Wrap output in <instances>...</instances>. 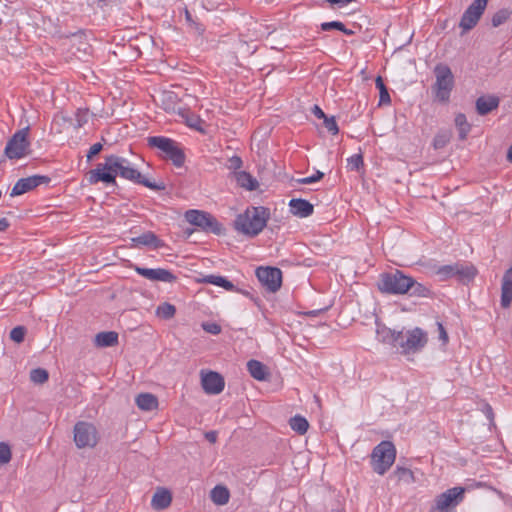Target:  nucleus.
Wrapping results in <instances>:
<instances>
[{"label": "nucleus", "instance_id": "1", "mask_svg": "<svg viewBox=\"0 0 512 512\" xmlns=\"http://www.w3.org/2000/svg\"><path fill=\"white\" fill-rule=\"evenodd\" d=\"M120 176L136 184H141L151 190L162 191L166 189L164 182H152L145 178L141 172L130 166V162L118 155L105 156L104 163H98L96 168L90 170L87 175V181L90 185L102 182L106 185H116V177Z\"/></svg>", "mask_w": 512, "mask_h": 512}, {"label": "nucleus", "instance_id": "2", "mask_svg": "<svg viewBox=\"0 0 512 512\" xmlns=\"http://www.w3.org/2000/svg\"><path fill=\"white\" fill-rule=\"evenodd\" d=\"M270 218V210L264 206L251 207L234 220V228L238 232L255 237L262 232Z\"/></svg>", "mask_w": 512, "mask_h": 512}, {"label": "nucleus", "instance_id": "3", "mask_svg": "<svg viewBox=\"0 0 512 512\" xmlns=\"http://www.w3.org/2000/svg\"><path fill=\"white\" fill-rule=\"evenodd\" d=\"M428 343V334L419 327L409 330H401L396 346V351L403 356L420 353Z\"/></svg>", "mask_w": 512, "mask_h": 512}, {"label": "nucleus", "instance_id": "4", "mask_svg": "<svg viewBox=\"0 0 512 512\" xmlns=\"http://www.w3.org/2000/svg\"><path fill=\"white\" fill-rule=\"evenodd\" d=\"M147 145L162 152V157L170 160L176 167H182L186 160L184 150L180 143L165 136H150L147 138Z\"/></svg>", "mask_w": 512, "mask_h": 512}, {"label": "nucleus", "instance_id": "5", "mask_svg": "<svg viewBox=\"0 0 512 512\" xmlns=\"http://www.w3.org/2000/svg\"><path fill=\"white\" fill-rule=\"evenodd\" d=\"M411 284L412 277L407 276L401 270L395 269L380 274L377 287L386 294H406Z\"/></svg>", "mask_w": 512, "mask_h": 512}, {"label": "nucleus", "instance_id": "6", "mask_svg": "<svg viewBox=\"0 0 512 512\" xmlns=\"http://www.w3.org/2000/svg\"><path fill=\"white\" fill-rule=\"evenodd\" d=\"M396 448L391 441H381L371 453V466L375 473L384 475L394 464Z\"/></svg>", "mask_w": 512, "mask_h": 512}, {"label": "nucleus", "instance_id": "7", "mask_svg": "<svg viewBox=\"0 0 512 512\" xmlns=\"http://www.w3.org/2000/svg\"><path fill=\"white\" fill-rule=\"evenodd\" d=\"M434 74L436 82L432 89L435 99L441 103H447L454 88L453 73L448 65L439 63L434 68Z\"/></svg>", "mask_w": 512, "mask_h": 512}, {"label": "nucleus", "instance_id": "8", "mask_svg": "<svg viewBox=\"0 0 512 512\" xmlns=\"http://www.w3.org/2000/svg\"><path fill=\"white\" fill-rule=\"evenodd\" d=\"M185 219L206 233L222 235L225 232L223 225L212 214L205 211L190 209L185 212Z\"/></svg>", "mask_w": 512, "mask_h": 512}, {"label": "nucleus", "instance_id": "9", "mask_svg": "<svg viewBox=\"0 0 512 512\" xmlns=\"http://www.w3.org/2000/svg\"><path fill=\"white\" fill-rule=\"evenodd\" d=\"M29 127L16 131L8 140L4 154L8 159H20L30 153Z\"/></svg>", "mask_w": 512, "mask_h": 512}, {"label": "nucleus", "instance_id": "10", "mask_svg": "<svg viewBox=\"0 0 512 512\" xmlns=\"http://www.w3.org/2000/svg\"><path fill=\"white\" fill-rule=\"evenodd\" d=\"M74 442L77 448H94L99 442V433L94 424L78 421L74 425Z\"/></svg>", "mask_w": 512, "mask_h": 512}, {"label": "nucleus", "instance_id": "11", "mask_svg": "<svg viewBox=\"0 0 512 512\" xmlns=\"http://www.w3.org/2000/svg\"><path fill=\"white\" fill-rule=\"evenodd\" d=\"M465 489L453 487L441 493L435 498L430 512H455V507L464 499Z\"/></svg>", "mask_w": 512, "mask_h": 512}, {"label": "nucleus", "instance_id": "12", "mask_svg": "<svg viewBox=\"0 0 512 512\" xmlns=\"http://www.w3.org/2000/svg\"><path fill=\"white\" fill-rule=\"evenodd\" d=\"M259 282L272 293L277 292L282 285V271L277 267L260 266L256 269Z\"/></svg>", "mask_w": 512, "mask_h": 512}, {"label": "nucleus", "instance_id": "13", "mask_svg": "<svg viewBox=\"0 0 512 512\" xmlns=\"http://www.w3.org/2000/svg\"><path fill=\"white\" fill-rule=\"evenodd\" d=\"M51 178L46 175H33L19 179L13 186L10 196L15 197L27 193L42 184H49Z\"/></svg>", "mask_w": 512, "mask_h": 512}, {"label": "nucleus", "instance_id": "14", "mask_svg": "<svg viewBox=\"0 0 512 512\" xmlns=\"http://www.w3.org/2000/svg\"><path fill=\"white\" fill-rule=\"evenodd\" d=\"M133 269L138 275L151 281L173 283L177 280V276L175 274L164 268L151 269L134 265Z\"/></svg>", "mask_w": 512, "mask_h": 512}, {"label": "nucleus", "instance_id": "15", "mask_svg": "<svg viewBox=\"0 0 512 512\" xmlns=\"http://www.w3.org/2000/svg\"><path fill=\"white\" fill-rule=\"evenodd\" d=\"M484 11V8L472 2L462 14L459 27H461L464 32L473 29L479 22Z\"/></svg>", "mask_w": 512, "mask_h": 512}, {"label": "nucleus", "instance_id": "16", "mask_svg": "<svg viewBox=\"0 0 512 512\" xmlns=\"http://www.w3.org/2000/svg\"><path fill=\"white\" fill-rule=\"evenodd\" d=\"M201 383L204 391L212 395L221 393L225 386L224 378L214 371L202 373Z\"/></svg>", "mask_w": 512, "mask_h": 512}, {"label": "nucleus", "instance_id": "17", "mask_svg": "<svg viewBox=\"0 0 512 512\" xmlns=\"http://www.w3.org/2000/svg\"><path fill=\"white\" fill-rule=\"evenodd\" d=\"M132 247H149L152 249H160L165 246L163 240H161L154 232L146 231L137 237L131 239Z\"/></svg>", "mask_w": 512, "mask_h": 512}, {"label": "nucleus", "instance_id": "18", "mask_svg": "<svg viewBox=\"0 0 512 512\" xmlns=\"http://www.w3.org/2000/svg\"><path fill=\"white\" fill-rule=\"evenodd\" d=\"M400 331L387 327L383 322H376V338L379 342L396 349Z\"/></svg>", "mask_w": 512, "mask_h": 512}, {"label": "nucleus", "instance_id": "19", "mask_svg": "<svg viewBox=\"0 0 512 512\" xmlns=\"http://www.w3.org/2000/svg\"><path fill=\"white\" fill-rule=\"evenodd\" d=\"M290 212L299 218H306L313 214L314 206L305 199L293 198L289 202Z\"/></svg>", "mask_w": 512, "mask_h": 512}, {"label": "nucleus", "instance_id": "20", "mask_svg": "<svg viewBox=\"0 0 512 512\" xmlns=\"http://www.w3.org/2000/svg\"><path fill=\"white\" fill-rule=\"evenodd\" d=\"M500 103V99L494 95L480 96L476 100V111L479 115L485 116L497 109Z\"/></svg>", "mask_w": 512, "mask_h": 512}, {"label": "nucleus", "instance_id": "21", "mask_svg": "<svg viewBox=\"0 0 512 512\" xmlns=\"http://www.w3.org/2000/svg\"><path fill=\"white\" fill-rule=\"evenodd\" d=\"M512 302V267L507 269L501 283V306L507 308Z\"/></svg>", "mask_w": 512, "mask_h": 512}, {"label": "nucleus", "instance_id": "22", "mask_svg": "<svg viewBox=\"0 0 512 512\" xmlns=\"http://www.w3.org/2000/svg\"><path fill=\"white\" fill-rule=\"evenodd\" d=\"M119 335L115 331H103L95 335L93 344L97 348H107L117 346Z\"/></svg>", "mask_w": 512, "mask_h": 512}, {"label": "nucleus", "instance_id": "23", "mask_svg": "<svg viewBox=\"0 0 512 512\" xmlns=\"http://www.w3.org/2000/svg\"><path fill=\"white\" fill-rule=\"evenodd\" d=\"M171 501L172 495L170 491L165 488H159L152 497L151 506L155 510H164L170 506Z\"/></svg>", "mask_w": 512, "mask_h": 512}, {"label": "nucleus", "instance_id": "24", "mask_svg": "<svg viewBox=\"0 0 512 512\" xmlns=\"http://www.w3.org/2000/svg\"><path fill=\"white\" fill-rule=\"evenodd\" d=\"M238 186L244 188L248 191H254L259 187V183L255 177H253L249 172L239 171L233 173L232 177Z\"/></svg>", "mask_w": 512, "mask_h": 512}, {"label": "nucleus", "instance_id": "25", "mask_svg": "<svg viewBox=\"0 0 512 512\" xmlns=\"http://www.w3.org/2000/svg\"><path fill=\"white\" fill-rule=\"evenodd\" d=\"M455 127L458 131V138L461 141L467 139L468 134L472 129V125L467 121V117L464 113H457L454 119Z\"/></svg>", "mask_w": 512, "mask_h": 512}, {"label": "nucleus", "instance_id": "26", "mask_svg": "<svg viewBox=\"0 0 512 512\" xmlns=\"http://www.w3.org/2000/svg\"><path fill=\"white\" fill-rule=\"evenodd\" d=\"M136 405L143 411H152L158 406V399L151 393H141L135 399Z\"/></svg>", "mask_w": 512, "mask_h": 512}, {"label": "nucleus", "instance_id": "27", "mask_svg": "<svg viewBox=\"0 0 512 512\" xmlns=\"http://www.w3.org/2000/svg\"><path fill=\"white\" fill-rule=\"evenodd\" d=\"M247 370L250 375L259 381L267 378L268 372L267 367L260 361L251 359L247 362Z\"/></svg>", "mask_w": 512, "mask_h": 512}, {"label": "nucleus", "instance_id": "28", "mask_svg": "<svg viewBox=\"0 0 512 512\" xmlns=\"http://www.w3.org/2000/svg\"><path fill=\"white\" fill-rule=\"evenodd\" d=\"M203 282L222 287L227 291H237V292L240 291L238 288L235 287V285L231 281H229L224 276L212 275V274L207 275L203 278Z\"/></svg>", "mask_w": 512, "mask_h": 512}, {"label": "nucleus", "instance_id": "29", "mask_svg": "<svg viewBox=\"0 0 512 512\" xmlns=\"http://www.w3.org/2000/svg\"><path fill=\"white\" fill-rule=\"evenodd\" d=\"M477 274V269L473 265L457 263L456 278L465 283L474 279Z\"/></svg>", "mask_w": 512, "mask_h": 512}, {"label": "nucleus", "instance_id": "30", "mask_svg": "<svg viewBox=\"0 0 512 512\" xmlns=\"http://www.w3.org/2000/svg\"><path fill=\"white\" fill-rule=\"evenodd\" d=\"M210 498L216 505H225L230 498V492L227 487L222 485L215 486L210 492Z\"/></svg>", "mask_w": 512, "mask_h": 512}, {"label": "nucleus", "instance_id": "31", "mask_svg": "<svg viewBox=\"0 0 512 512\" xmlns=\"http://www.w3.org/2000/svg\"><path fill=\"white\" fill-rule=\"evenodd\" d=\"M289 425L293 431L298 433L299 435H304L308 428L309 423L307 419L301 415H295L289 420Z\"/></svg>", "mask_w": 512, "mask_h": 512}, {"label": "nucleus", "instance_id": "32", "mask_svg": "<svg viewBox=\"0 0 512 512\" xmlns=\"http://www.w3.org/2000/svg\"><path fill=\"white\" fill-rule=\"evenodd\" d=\"M393 475L398 481H402L406 484H411L416 481L414 473L411 469L397 465L393 471Z\"/></svg>", "mask_w": 512, "mask_h": 512}, {"label": "nucleus", "instance_id": "33", "mask_svg": "<svg viewBox=\"0 0 512 512\" xmlns=\"http://www.w3.org/2000/svg\"><path fill=\"white\" fill-rule=\"evenodd\" d=\"M407 293L415 297H429L431 295V290L412 278V284L410 285Z\"/></svg>", "mask_w": 512, "mask_h": 512}, {"label": "nucleus", "instance_id": "34", "mask_svg": "<svg viewBox=\"0 0 512 512\" xmlns=\"http://www.w3.org/2000/svg\"><path fill=\"white\" fill-rule=\"evenodd\" d=\"M175 313H176V307L173 304L168 303V302H164V303L160 304L156 308V311H155V315L158 318H162V319L173 318L175 316Z\"/></svg>", "mask_w": 512, "mask_h": 512}, {"label": "nucleus", "instance_id": "35", "mask_svg": "<svg viewBox=\"0 0 512 512\" xmlns=\"http://www.w3.org/2000/svg\"><path fill=\"white\" fill-rule=\"evenodd\" d=\"M376 88L379 90L380 94V104H390L391 103V97L388 92V89L383 81V78L381 76H377L375 80Z\"/></svg>", "mask_w": 512, "mask_h": 512}, {"label": "nucleus", "instance_id": "36", "mask_svg": "<svg viewBox=\"0 0 512 512\" xmlns=\"http://www.w3.org/2000/svg\"><path fill=\"white\" fill-rule=\"evenodd\" d=\"M452 134L450 131H440L433 139V147L436 150L444 148L451 140Z\"/></svg>", "mask_w": 512, "mask_h": 512}, {"label": "nucleus", "instance_id": "37", "mask_svg": "<svg viewBox=\"0 0 512 512\" xmlns=\"http://www.w3.org/2000/svg\"><path fill=\"white\" fill-rule=\"evenodd\" d=\"M511 10L503 8L493 14L491 24L493 27H499L504 24L511 16Z\"/></svg>", "mask_w": 512, "mask_h": 512}, {"label": "nucleus", "instance_id": "38", "mask_svg": "<svg viewBox=\"0 0 512 512\" xmlns=\"http://www.w3.org/2000/svg\"><path fill=\"white\" fill-rule=\"evenodd\" d=\"M49 378V373L44 368H35L30 372V380L35 384H43Z\"/></svg>", "mask_w": 512, "mask_h": 512}, {"label": "nucleus", "instance_id": "39", "mask_svg": "<svg viewBox=\"0 0 512 512\" xmlns=\"http://www.w3.org/2000/svg\"><path fill=\"white\" fill-rule=\"evenodd\" d=\"M456 269L457 263L450 265H443L439 267L436 274L440 277L441 280H446L448 278L456 277Z\"/></svg>", "mask_w": 512, "mask_h": 512}, {"label": "nucleus", "instance_id": "40", "mask_svg": "<svg viewBox=\"0 0 512 512\" xmlns=\"http://www.w3.org/2000/svg\"><path fill=\"white\" fill-rule=\"evenodd\" d=\"M185 19L188 25L195 31L198 36H202L205 32V26L193 19L188 9H185Z\"/></svg>", "mask_w": 512, "mask_h": 512}, {"label": "nucleus", "instance_id": "41", "mask_svg": "<svg viewBox=\"0 0 512 512\" xmlns=\"http://www.w3.org/2000/svg\"><path fill=\"white\" fill-rule=\"evenodd\" d=\"M347 167L351 171H359L364 167V159L362 153L354 154L347 159Z\"/></svg>", "mask_w": 512, "mask_h": 512}, {"label": "nucleus", "instance_id": "42", "mask_svg": "<svg viewBox=\"0 0 512 512\" xmlns=\"http://www.w3.org/2000/svg\"><path fill=\"white\" fill-rule=\"evenodd\" d=\"M243 161L241 157L234 155L227 160L226 168L231 171L230 177H233V173L239 172L242 167Z\"/></svg>", "mask_w": 512, "mask_h": 512}, {"label": "nucleus", "instance_id": "43", "mask_svg": "<svg viewBox=\"0 0 512 512\" xmlns=\"http://www.w3.org/2000/svg\"><path fill=\"white\" fill-rule=\"evenodd\" d=\"M27 329L24 326H16L10 332V338L16 343H22L24 341Z\"/></svg>", "mask_w": 512, "mask_h": 512}, {"label": "nucleus", "instance_id": "44", "mask_svg": "<svg viewBox=\"0 0 512 512\" xmlns=\"http://www.w3.org/2000/svg\"><path fill=\"white\" fill-rule=\"evenodd\" d=\"M11 460L10 446L5 442H0V466L7 464Z\"/></svg>", "mask_w": 512, "mask_h": 512}, {"label": "nucleus", "instance_id": "45", "mask_svg": "<svg viewBox=\"0 0 512 512\" xmlns=\"http://www.w3.org/2000/svg\"><path fill=\"white\" fill-rule=\"evenodd\" d=\"M323 124L325 128L332 134L336 135L339 133V127L336 123L334 116L328 117L327 115L323 118Z\"/></svg>", "mask_w": 512, "mask_h": 512}, {"label": "nucleus", "instance_id": "46", "mask_svg": "<svg viewBox=\"0 0 512 512\" xmlns=\"http://www.w3.org/2000/svg\"><path fill=\"white\" fill-rule=\"evenodd\" d=\"M328 311V307L313 309V310H305L298 311L296 314L298 316H306V317H324L325 313Z\"/></svg>", "mask_w": 512, "mask_h": 512}, {"label": "nucleus", "instance_id": "47", "mask_svg": "<svg viewBox=\"0 0 512 512\" xmlns=\"http://www.w3.org/2000/svg\"><path fill=\"white\" fill-rule=\"evenodd\" d=\"M201 122H202L201 119L194 114L187 115V117H186V124L190 128H193L197 131L203 132V128L200 126Z\"/></svg>", "mask_w": 512, "mask_h": 512}, {"label": "nucleus", "instance_id": "48", "mask_svg": "<svg viewBox=\"0 0 512 512\" xmlns=\"http://www.w3.org/2000/svg\"><path fill=\"white\" fill-rule=\"evenodd\" d=\"M201 326L204 331L213 335L221 332V326L217 322H202Z\"/></svg>", "mask_w": 512, "mask_h": 512}, {"label": "nucleus", "instance_id": "49", "mask_svg": "<svg viewBox=\"0 0 512 512\" xmlns=\"http://www.w3.org/2000/svg\"><path fill=\"white\" fill-rule=\"evenodd\" d=\"M322 31L338 30L341 31L344 28V24L341 21L323 22L321 25Z\"/></svg>", "mask_w": 512, "mask_h": 512}, {"label": "nucleus", "instance_id": "50", "mask_svg": "<svg viewBox=\"0 0 512 512\" xmlns=\"http://www.w3.org/2000/svg\"><path fill=\"white\" fill-rule=\"evenodd\" d=\"M75 116L77 127H82L88 122V109H78Z\"/></svg>", "mask_w": 512, "mask_h": 512}, {"label": "nucleus", "instance_id": "51", "mask_svg": "<svg viewBox=\"0 0 512 512\" xmlns=\"http://www.w3.org/2000/svg\"><path fill=\"white\" fill-rule=\"evenodd\" d=\"M103 149L102 143L93 144L86 155L87 161H91L96 155H98Z\"/></svg>", "mask_w": 512, "mask_h": 512}, {"label": "nucleus", "instance_id": "52", "mask_svg": "<svg viewBox=\"0 0 512 512\" xmlns=\"http://www.w3.org/2000/svg\"><path fill=\"white\" fill-rule=\"evenodd\" d=\"M437 325H438V331H439V339L443 342V344H447L448 343V340H449V337H448V334H447V331L446 329L443 327V324L442 322H437Z\"/></svg>", "mask_w": 512, "mask_h": 512}, {"label": "nucleus", "instance_id": "53", "mask_svg": "<svg viewBox=\"0 0 512 512\" xmlns=\"http://www.w3.org/2000/svg\"><path fill=\"white\" fill-rule=\"evenodd\" d=\"M483 412L486 415L487 419L492 423L494 420V413L492 407L489 404H485Z\"/></svg>", "mask_w": 512, "mask_h": 512}, {"label": "nucleus", "instance_id": "54", "mask_svg": "<svg viewBox=\"0 0 512 512\" xmlns=\"http://www.w3.org/2000/svg\"><path fill=\"white\" fill-rule=\"evenodd\" d=\"M311 111L318 119H323L326 116V114L318 105H314Z\"/></svg>", "mask_w": 512, "mask_h": 512}, {"label": "nucleus", "instance_id": "55", "mask_svg": "<svg viewBox=\"0 0 512 512\" xmlns=\"http://www.w3.org/2000/svg\"><path fill=\"white\" fill-rule=\"evenodd\" d=\"M205 439L210 443H215L217 440V432L216 431H208L205 433Z\"/></svg>", "mask_w": 512, "mask_h": 512}, {"label": "nucleus", "instance_id": "56", "mask_svg": "<svg viewBox=\"0 0 512 512\" xmlns=\"http://www.w3.org/2000/svg\"><path fill=\"white\" fill-rule=\"evenodd\" d=\"M297 183L299 184H312V183H315L314 181V178L312 176H308V177H304V178H299L296 180Z\"/></svg>", "mask_w": 512, "mask_h": 512}, {"label": "nucleus", "instance_id": "57", "mask_svg": "<svg viewBox=\"0 0 512 512\" xmlns=\"http://www.w3.org/2000/svg\"><path fill=\"white\" fill-rule=\"evenodd\" d=\"M10 227V223L6 218L0 219V232L6 231Z\"/></svg>", "mask_w": 512, "mask_h": 512}, {"label": "nucleus", "instance_id": "58", "mask_svg": "<svg viewBox=\"0 0 512 512\" xmlns=\"http://www.w3.org/2000/svg\"><path fill=\"white\" fill-rule=\"evenodd\" d=\"M312 177L314 178L315 182H318L323 179L324 173L321 171H316V173L314 175H312Z\"/></svg>", "mask_w": 512, "mask_h": 512}, {"label": "nucleus", "instance_id": "59", "mask_svg": "<svg viewBox=\"0 0 512 512\" xmlns=\"http://www.w3.org/2000/svg\"><path fill=\"white\" fill-rule=\"evenodd\" d=\"M475 4L481 6L482 8H486L488 0H474Z\"/></svg>", "mask_w": 512, "mask_h": 512}, {"label": "nucleus", "instance_id": "60", "mask_svg": "<svg viewBox=\"0 0 512 512\" xmlns=\"http://www.w3.org/2000/svg\"><path fill=\"white\" fill-rule=\"evenodd\" d=\"M341 32L346 35H353L355 33L353 30L346 28L345 25H344V28L341 29Z\"/></svg>", "mask_w": 512, "mask_h": 512}, {"label": "nucleus", "instance_id": "61", "mask_svg": "<svg viewBox=\"0 0 512 512\" xmlns=\"http://www.w3.org/2000/svg\"><path fill=\"white\" fill-rule=\"evenodd\" d=\"M507 160L512 163V145L508 149Z\"/></svg>", "mask_w": 512, "mask_h": 512}, {"label": "nucleus", "instance_id": "62", "mask_svg": "<svg viewBox=\"0 0 512 512\" xmlns=\"http://www.w3.org/2000/svg\"><path fill=\"white\" fill-rule=\"evenodd\" d=\"M166 96L169 101H172V99L175 98L174 93H168Z\"/></svg>", "mask_w": 512, "mask_h": 512}, {"label": "nucleus", "instance_id": "63", "mask_svg": "<svg viewBox=\"0 0 512 512\" xmlns=\"http://www.w3.org/2000/svg\"><path fill=\"white\" fill-rule=\"evenodd\" d=\"M325 326H326V325H325V322H323V323H321V324L319 325V327H320V328H324Z\"/></svg>", "mask_w": 512, "mask_h": 512}]
</instances>
